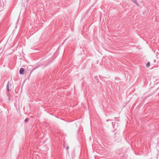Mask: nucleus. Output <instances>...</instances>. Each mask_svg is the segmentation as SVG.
Masks as SVG:
<instances>
[{"mask_svg": "<svg viewBox=\"0 0 159 159\" xmlns=\"http://www.w3.org/2000/svg\"><path fill=\"white\" fill-rule=\"evenodd\" d=\"M19 73L20 75H23L24 73V69L23 68H21L19 70Z\"/></svg>", "mask_w": 159, "mask_h": 159, "instance_id": "f257e3e1", "label": "nucleus"}, {"mask_svg": "<svg viewBox=\"0 0 159 159\" xmlns=\"http://www.w3.org/2000/svg\"><path fill=\"white\" fill-rule=\"evenodd\" d=\"M9 82H8L7 83V90L8 92L10 91V90H9Z\"/></svg>", "mask_w": 159, "mask_h": 159, "instance_id": "f03ea898", "label": "nucleus"}, {"mask_svg": "<svg viewBox=\"0 0 159 159\" xmlns=\"http://www.w3.org/2000/svg\"><path fill=\"white\" fill-rule=\"evenodd\" d=\"M94 79L96 80V81L98 83L99 81V80L98 78V77L97 76H95Z\"/></svg>", "mask_w": 159, "mask_h": 159, "instance_id": "7ed1b4c3", "label": "nucleus"}, {"mask_svg": "<svg viewBox=\"0 0 159 159\" xmlns=\"http://www.w3.org/2000/svg\"><path fill=\"white\" fill-rule=\"evenodd\" d=\"M132 2L133 3H135L137 6H139V4L137 3V2L136 1V0H133Z\"/></svg>", "mask_w": 159, "mask_h": 159, "instance_id": "20e7f679", "label": "nucleus"}, {"mask_svg": "<svg viewBox=\"0 0 159 159\" xmlns=\"http://www.w3.org/2000/svg\"><path fill=\"white\" fill-rule=\"evenodd\" d=\"M150 65V63L149 62H148L146 64V66L147 67H149Z\"/></svg>", "mask_w": 159, "mask_h": 159, "instance_id": "39448f33", "label": "nucleus"}, {"mask_svg": "<svg viewBox=\"0 0 159 159\" xmlns=\"http://www.w3.org/2000/svg\"><path fill=\"white\" fill-rule=\"evenodd\" d=\"M29 120V119L28 118H26L25 120V122H28Z\"/></svg>", "mask_w": 159, "mask_h": 159, "instance_id": "423d86ee", "label": "nucleus"}, {"mask_svg": "<svg viewBox=\"0 0 159 159\" xmlns=\"http://www.w3.org/2000/svg\"><path fill=\"white\" fill-rule=\"evenodd\" d=\"M69 147L68 146H67L66 147V149L68 150L69 149Z\"/></svg>", "mask_w": 159, "mask_h": 159, "instance_id": "0eeeda50", "label": "nucleus"}, {"mask_svg": "<svg viewBox=\"0 0 159 159\" xmlns=\"http://www.w3.org/2000/svg\"><path fill=\"white\" fill-rule=\"evenodd\" d=\"M112 125L113 126V127H114V123H113V122H112Z\"/></svg>", "mask_w": 159, "mask_h": 159, "instance_id": "6e6552de", "label": "nucleus"}, {"mask_svg": "<svg viewBox=\"0 0 159 159\" xmlns=\"http://www.w3.org/2000/svg\"><path fill=\"white\" fill-rule=\"evenodd\" d=\"M115 123H116V124H117V123H116V122H115V123H114V124H115Z\"/></svg>", "mask_w": 159, "mask_h": 159, "instance_id": "1a4fd4ad", "label": "nucleus"}]
</instances>
